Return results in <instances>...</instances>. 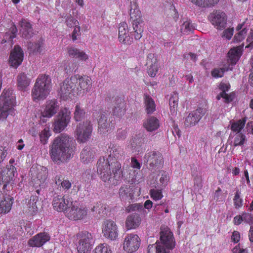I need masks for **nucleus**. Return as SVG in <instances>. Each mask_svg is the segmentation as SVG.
<instances>
[{
    "mask_svg": "<svg viewBox=\"0 0 253 253\" xmlns=\"http://www.w3.org/2000/svg\"><path fill=\"white\" fill-rule=\"evenodd\" d=\"M109 153L106 160L100 158L97 162V172L103 181L110 185H116L122 181L123 172L120 161L123 158V151L119 146L111 145L108 149Z\"/></svg>",
    "mask_w": 253,
    "mask_h": 253,
    "instance_id": "f257e3e1",
    "label": "nucleus"
},
{
    "mask_svg": "<svg viewBox=\"0 0 253 253\" xmlns=\"http://www.w3.org/2000/svg\"><path fill=\"white\" fill-rule=\"evenodd\" d=\"M43 44V40L41 39L38 42H29L28 49L32 52L36 53L41 51V47Z\"/></svg>",
    "mask_w": 253,
    "mask_h": 253,
    "instance_id": "58836bf2",
    "label": "nucleus"
},
{
    "mask_svg": "<svg viewBox=\"0 0 253 253\" xmlns=\"http://www.w3.org/2000/svg\"><path fill=\"white\" fill-rule=\"evenodd\" d=\"M51 88V80L49 76L40 75L32 90V97L34 101L43 100L49 94Z\"/></svg>",
    "mask_w": 253,
    "mask_h": 253,
    "instance_id": "39448f33",
    "label": "nucleus"
},
{
    "mask_svg": "<svg viewBox=\"0 0 253 253\" xmlns=\"http://www.w3.org/2000/svg\"><path fill=\"white\" fill-rule=\"evenodd\" d=\"M93 253H112V250L107 244L103 243L96 246Z\"/></svg>",
    "mask_w": 253,
    "mask_h": 253,
    "instance_id": "e433bc0d",
    "label": "nucleus"
},
{
    "mask_svg": "<svg viewBox=\"0 0 253 253\" xmlns=\"http://www.w3.org/2000/svg\"><path fill=\"white\" fill-rule=\"evenodd\" d=\"M162 156L159 152L152 151L146 153L144 157V161L150 167H153L160 164Z\"/></svg>",
    "mask_w": 253,
    "mask_h": 253,
    "instance_id": "412c9836",
    "label": "nucleus"
},
{
    "mask_svg": "<svg viewBox=\"0 0 253 253\" xmlns=\"http://www.w3.org/2000/svg\"><path fill=\"white\" fill-rule=\"evenodd\" d=\"M59 108V105L56 100H47L45 108L41 112V122L43 123H46L47 119L51 118L57 112Z\"/></svg>",
    "mask_w": 253,
    "mask_h": 253,
    "instance_id": "f8f14e48",
    "label": "nucleus"
},
{
    "mask_svg": "<svg viewBox=\"0 0 253 253\" xmlns=\"http://www.w3.org/2000/svg\"><path fill=\"white\" fill-rule=\"evenodd\" d=\"M66 23L67 26L70 28L76 27L79 25L78 21L71 16L67 18Z\"/></svg>",
    "mask_w": 253,
    "mask_h": 253,
    "instance_id": "864d4df0",
    "label": "nucleus"
},
{
    "mask_svg": "<svg viewBox=\"0 0 253 253\" xmlns=\"http://www.w3.org/2000/svg\"><path fill=\"white\" fill-rule=\"evenodd\" d=\"M160 242H156V245H150L148 247V253H153L156 250V253H170V250L175 246L173 234L168 228L162 229L160 233Z\"/></svg>",
    "mask_w": 253,
    "mask_h": 253,
    "instance_id": "20e7f679",
    "label": "nucleus"
},
{
    "mask_svg": "<svg viewBox=\"0 0 253 253\" xmlns=\"http://www.w3.org/2000/svg\"><path fill=\"white\" fill-rule=\"evenodd\" d=\"M1 173L3 183H4V188L6 186V183L13 180L14 177L17 175L16 169L12 165H7L6 169L3 170Z\"/></svg>",
    "mask_w": 253,
    "mask_h": 253,
    "instance_id": "4be33fe9",
    "label": "nucleus"
},
{
    "mask_svg": "<svg viewBox=\"0 0 253 253\" xmlns=\"http://www.w3.org/2000/svg\"><path fill=\"white\" fill-rule=\"evenodd\" d=\"M17 29L15 25H12L9 29V31L6 32L4 36V39L2 40L1 43L6 42H10L12 43V40L16 37Z\"/></svg>",
    "mask_w": 253,
    "mask_h": 253,
    "instance_id": "473e14b6",
    "label": "nucleus"
},
{
    "mask_svg": "<svg viewBox=\"0 0 253 253\" xmlns=\"http://www.w3.org/2000/svg\"><path fill=\"white\" fill-rule=\"evenodd\" d=\"M169 179V175L168 172L163 171L161 172L160 182L163 187H165L168 183Z\"/></svg>",
    "mask_w": 253,
    "mask_h": 253,
    "instance_id": "09e8293b",
    "label": "nucleus"
},
{
    "mask_svg": "<svg viewBox=\"0 0 253 253\" xmlns=\"http://www.w3.org/2000/svg\"><path fill=\"white\" fill-rule=\"evenodd\" d=\"M98 132L100 134H106L112 129V126L111 125L110 120H108L106 114L100 113L98 120Z\"/></svg>",
    "mask_w": 253,
    "mask_h": 253,
    "instance_id": "aec40b11",
    "label": "nucleus"
},
{
    "mask_svg": "<svg viewBox=\"0 0 253 253\" xmlns=\"http://www.w3.org/2000/svg\"><path fill=\"white\" fill-rule=\"evenodd\" d=\"M17 86L19 90H26L31 81L24 73H21L17 77Z\"/></svg>",
    "mask_w": 253,
    "mask_h": 253,
    "instance_id": "c756f323",
    "label": "nucleus"
},
{
    "mask_svg": "<svg viewBox=\"0 0 253 253\" xmlns=\"http://www.w3.org/2000/svg\"><path fill=\"white\" fill-rule=\"evenodd\" d=\"M71 186L72 183L69 180L65 179L62 182L60 187H62L65 191H68L71 188Z\"/></svg>",
    "mask_w": 253,
    "mask_h": 253,
    "instance_id": "0e129e2a",
    "label": "nucleus"
},
{
    "mask_svg": "<svg viewBox=\"0 0 253 253\" xmlns=\"http://www.w3.org/2000/svg\"><path fill=\"white\" fill-rule=\"evenodd\" d=\"M233 253H247L248 251L246 249L241 248L239 245L236 246L233 248Z\"/></svg>",
    "mask_w": 253,
    "mask_h": 253,
    "instance_id": "774afa93",
    "label": "nucleus"
},
{
    "mask_svg": "<svg viewBox=\"0 0 253 253\" xmlns=\"http://www.w3.org/2000/svg\"><path fill=\"white\" fill-rule=\"evenodd\" d=\"M234 33L233 28H228L225 30L222 34V37L225 38L227 40H230L233 36Z\"/></svg>",
    "mask_w": 253,
    "mask_h": 253,
    "instance_id": "4d7b16f0",
    "label": "nucleus"
},
{
    "mask_svg": "<svg viewBox=\"0 0 253 253\" xmlns=\"http://www.w3.org/2000/svg\"><path fill=\"white\" fill-rule=\"evenodd\" d=\"M247 31L248 30L246 28H244L242 30L239 31L234 38V42H238L243 40L246 36Z\"/></svg>",
    "mask_w": 253,
    "mask_h": 253,
    "instance_id": "de8ad7c7",
    "label": "nucleus"
},
{
    "mask_svg": "<svg viewBox=\"0 0 253 253\" xmlns=\"http://www.w3.org/2000/svg\"><path fill=\"white\" fill-rule=\"evenodd\" d=\"M20 25L22 37L27 39L31 38L34 34L31 24L27 20L23 19L20 22Z\"/></svg>",
    "mask_w": 253,
    "mask_h": 253,
    "instance_id": "b1692460",
    "label": "nucleus"
},
{
    "mask_svg": "<svg viewBox=\"0 0 253 253\" xmlns=\"http://www.w3.org/2000/svg\"><path fill=\"white\" fill-rule=\"evenodd\" d=\"M118 228L116 223L111 220H105L102 225V233L106 238L116 240L118 236Z\"/></svg>",
    "mask_w": 253,
    "mask_h": 253,
    "instance_id": "9d476101",
    "label": "nucleus"
},
{
    "mask_svg": "<svg viewBox=\"0 0 253 253\" xmlns=\"http://www.w3.org/2000/svg\"><path fill=\"white\" fill-rule=\"evenodd\" d=\"M77 249L79 253H87L91 249L92 236L91 233L84 231L77 235Z\"/></svg>",
    "mask_w": 253,
    "mask_h": 253,
    "instance_id": "1a4fd4ad",
    "label": "nucleus"
},
{
    "mask_svg": "<svg viewBox=\"0 0 253 253\" xmlns=\"http://www.w3.org/2000/svg\"><path fill=\"white\" fill-rule=\"evenodd\" d=\"M81 35V28L79 26L75 27L74 30L72 34V39L73 41H76L77 37Z\"/></svg>",
    "mask_w": 253,
    "mask_h": 253,
    "instance_id": "e2e57ef3",
    "label": "nucleus"
},
{
    "mask_svg": "<svg viewBox=\"0 0 253 253\" xmlns=\"http://www.w3.org/2000/svg\"><path fill=\"white\" fill-rule=\"evenodd\" d=\"M209 19L217 30H222L225 28L227 24L226 14L220 10H215L209 15Z\"/></svg>",
    "mask_w": 253,
    "mask_h": 253,
    "instance_id": "9b49d317",
    "label": "nucleus"
},
{
    "mask_svg": "<svg viewBox=\"0 0 253 253\" xmlns=\"http://www.w3.org/2000/svg\"><path fill=\"white\" fill-rule=\"evenodd\" d=\"M230 87V85L229 83L222 82L220 83L219 86V89L222 91V92L225 93L229 90Z\"/></svg>",
    "mask_w": 253,
    "mask_h": 253,
    "instance_id": "69168bd1",
    "label": "nucleus"
},
{
    "mask_svg": "<svg viewBox=\"0 0 253 253\" xmlns=\"http://www.w3.org/2000/svg\"><path fill=\"white\" fill-rule=\"evenodd\" d=\"M74 141L68 135L61 134L56 137L49 147L51 159L55 162H64L73 156Z\"/></svg>",
    "mask_w": 253,
    "mask_h": 253,
    "instance_id": "f03ea898",
    "label": "nucleus"
},
{
    "mask_svg": "<svg viewBox=\"0 0 253 253\" xmlns=\"http://www.w3.org/2000/svg\"><path fill=\"white\" fill-rule=\"evenodd\" d=\"M134 31V38L136 40H139L142 37V33L143 31L141 25L132 26Z\"/></svg>",
    "mask_w": 253,
    "mask_h": 253,
    "instance_id": "8fccbe9b",
    "label": "nucleus"
},
{
    "mask_svg": "<svg viewBox=\"0 0 253 253\" xmlns=\"http://www.w3.org/2000/svg\"><path fill=\"white\" fill-rule=\"evenodd\" d=\"M140 244V239L137 235L127 234L124 239L123 249L126 252L132 253L138 249Z\"/></svg>",
    "mask_w": 253,
    "mask_h": 253,
    "instance_id": "4468645a",
    "label": "nucleus"
},
{
    "mask_svg": "<svg viewBox=\"0 0 253 253\" xmlns=\"http://www.w3.org/2000/svg\"><path fill=\"white\" fill-rule=\"evenodd\" d=\"M73 199L69 196H57L54 197L53 200V207L55 210L57 211H67L72 203Z\"/></svg>",
    "mask_w": 253,
    "mask_h": 253,
    "instance_id": "dca6fc26",
    "label": "nucleus"
},
{
    "mask_svg": "<svg viewBox=\"0 0 253 253\" xmlns=\"http://www.w3.org/2000/svg\"><path fill=\"white\" fill-rule=\"evenodd\" d=\"M178 93L176 92H173L169 98V106H178Z\"/></svg>",
    "mask_w": 253,
    "mask_h": 253,
    "instance_id": "6e6d98bb",
    "label": "nucleus"
},
{
    "mask_svg": "<svg viewBox=\"0 0 253 253\" xmlns=\"http://www.w3.org/2000/svg\"><path fill=\"white\" fill-rule=\"evenodd\" d=\"M71 119V112L67 109L64 108L61 111L58 118L55 121L54 125V131L59 133L63 130L68 124Z\"/></svg>",
    "mask_w": 253,
    "mask_h": 253,
    "instance_id": "ddd939ff",
    "label": "nucleus"
},
{
    "mask_svg": "<svg viewBox=\"0 0 253 253\" xmlns=\"http://www.w3.org/2000/svg\"><path fill=\"white\" fill-rule=\"evenodd\" d=\"M141 218L137 214H132L128 216L126 220V227L127 230L135 229L139 226Z\"/></svg>",
    "mask_w": 253,
    "mask_h": 253,
    "instance_id": "a878e982",
    "label": "nucleus"
},
{
    "mask_svg": "<svg viewBox=\"0 0 253 253\" xmlns=\"http://www.w3.org/2000/svg\"><path fill=\"white\" fill-rule=\"evenodd\" d=\"M149 68L148 70V74L151 77H154L158 71V64H149Z\"/></svg>",
    "mask_w": 253,
    "mask_h": 253,
    "instance_id": "5fc2aeb1",
    "label": "nucleus"
},
{
    "mask_svg": "<svg viewBox=\"0 0 253 253\" xmlns=\"http://www.w3.org/2000/svg\"><path fill=\"white\" fill-rule=\"evenodd\" d=\"M51 135V133L48 127H45L40 133V141L42 143L45 144Z\"/></svg>",
    "mask_w": 253,
    "mask_h": 253,
    "instance_id": "37998d69",
    "label": "nucleus"
},
{
    "mask_svg": "<svg viewBox=\"0 0 253 253\" xmlns=\"http://www.w3.org/2000/svg\"><path fill=\"white\" fill-rule=\"evenodd\" d=\"M91 84L92 81L89 77L75 75L66 78L61 84L59 95L63 100H67L71 98L76 87L78 92L86 93L91 88Z\"/></svg>",
    "mask_w": 253,
    "mask_h": 253,
    "instance_id": "7ed1b4c3",
    "label": "nucleus"
},
{
    "mask_svg": "<svg viewBox=\"0 0 253 253\" xmlns=\"http://www.w3.org/2000/svg\"><path fill=\"white\" fill-rule=\"evenodd\" d=\"M195 26L192 24L190 20L185 21L181 26L180 31L184 34L188 33L193 30Z\"/></svg>",
    "mask_w": 253,
    "mask_h": 253,
    "instance_id": "79ce46f5",
    "label": "nucleus"
},
{
    "mask_svg": "<svg viewBox=\"0 0 253 253\" xmlns=\"http://www.w3.org/2000/svg\"><path fill=\"white\" fill-rule=\"evenodd\" d=\"M107 209V206L103 204L101 202L96 203L95 205L90 208V211L98 214H105Z\"/></svg>",
    "mask_w": 253,
    "mask_h": 253,
    "instance_id": "c9c22d12",
    "label": "nucleus"
},
{
    "mask_svg": "<svg viewBox=\"0 0 253 253\" xmlns=\"http://www.w3.org/2000/svg\"><path fill=\"white\" fill-rule=\"evenodd\" d=\"M80 158L82 162L84 164H88L92 161L94 155L90 147L85 146L81 151Z\"/></svg>",
    "mask_w": 253,
    "mask_h": 253,
    "instance_id": "c85d7f7f",
    "label": "nucleus"
},
{
    "mask_svg": "<svg viewBox=\"0 0 253 253\" xmlns=\"http://www.w3.org/2000/svg\"><path fill=\"white\" fill-rule=\"evenodd\" d=\"M87 209L86 208L79 206V203L76 201H72L69 208L65 211L66 216L70 219L73 220H81L87 215Z\"/></svg>",
    "mask_w": 253,
    "mask_h": 253,
    "instance_id": "6e6552de",
    "label": "nucleus"
},
{
    "mask_svg": "<svg viewBox=\"0 0 253 253\" xmlns=\"http://www.w3.org/2000/svg\"><path fill=\"white\" fill-rule=\"evenodd\" d=\"M150 195L151 198L156 201L161 199L163 196L161 190L154 189L151 190Z\"/></svg>",
    "mask_w": 253,
    "mask_h": 253,
    "instance_id": "3c124183",
    "label": "nucleus"
},
{
    "mask_svg": "<svg viewBox=\"0 0 253 253\" xmlns=\"http://www.w3.org/2000/svg\"><path fill=\"white\" fill-rule=\"evenodd\" d=\"M194 4L201 7L211 6L217 3L219 0H190Z\"/></svg>",
    "mask_w": 253,
    "mask_h": 253,
    "instance_id": "f704fd0d",
    "label": "nucleus"
},
{
    "mask_svg": "<svg viewBox=\"0 0 253 253\" xmlns=\"http://www.w3.org/2000/svg\"><path fill=\"white\" fill-rule=\"evenodd\" d=\"M228 70V68H214L211 72V75L214 78H221L223 76L224 72Z\"/></svg>",
    "mask_w": 253,
    "mask_h": 253,
    "instance_id": "49530a36",
    "label": "nucleus"
},
{
    "mask_svg": "<svg viewBox=\"0 0 253 253\" xmlns=\"http://www.w3.org/2000/svg\"><path fill=\"white\" fill-rule=\"evenodd\" d=\"M246 137L242 133H236L232 142L233 146L236 147L243 145L245 141Z\"/></svg>",
    "mask_w": 253,
    "mask_h": 253,
    "instance_id": "a19ab883",
    "label": "nucleus"
},
{
    "mask_svg": "<svg viewBox=\"0 0 253 253\" xmlns=\"http://www.w3.org/2000/svg\"><path fill=\"white\" fill-rule=\"evenodd\" d=\"M13 199L10 195L0 198V214L8 213L11 210Z\"/></svg>",
    "mask_w": 253,
    "mask_h": 253,
    "instance_id": "5701e85b",
    "label": "nucleus"
},
{
    "mask_svg": "<svg viewBox=\"0 0 253 253\" xmlns=\"http://www.w3.org/2000/svg\"><path fill=\"white\" fill-rule=\"evenodd\" d=\"M80 49L74 47H69L68 48V54L69 56L73 58L76 57Z\"/></svg>",
    "mask_w": 253,
    "mask_h": 253,
    "instance_id": "052dcab7",
    "label": "nucleus"
},
{
    "mask_svg": "<svg viewBox=\"0 0 253 253\" xmlns=\"http://www.w3.org/2000/svg\"><path fill=\"white\" fill-rule=\"evenodd\" d=\"M243 221L251 225L253 224V216L250 213H245L242 214Z\"/></svg>",
    "mask_w": 253,
    "mask_h": 253,
    "instance_id": "bf43d9fd",
    "label": "nucleus"
},
{
    "mask_svg": "<svg viewBox=\"0 0 253 253\" xmlns=\"http://www.w3.org/2000/svg\"><path fill=\"white\" fill-rule=\"evenodd\" d=\"M23 60V51L19 46L16 45L10 53L9 60L10 66L16 68L21 64Z\"/></svg>",
    "mask_w": 253,
    "mask_h": 253,
    "instance_id": "f3484780",
    "label": "nucleus"
},
{
    "mask_svg": "<svg viewBox=\"0 0 253 253\" xmlns=\"http://www.w3.org/2000/svg\"><path fill=\"white\" fill-rule=\"evenodd\" d=\"M144 103L147 114H152L156 110V105L154 100L150 96L144 95Z\"/></svg>",
    "mask_w": 253,
    "mask_h": 253,
    "instance_id": "2f4dec72",
    "label": "nucleus"
},
{
    "mask_svg": "<svg viewBox=\"0 0 253 253\" xmlns=\"http://www.w3.org/2000/svg\"><path fill=\"white\" fill-rule=\"evenodd\" d=\"M206 112V109L202 107H198L196 110L192 111L185 118L184 122L185 127H190L195 126L198 123Z\"/></svg>",
    "mask_w": 253,
    "mask_h": 253,
    "instance_id": "2eb2a0df",
    "label": "nucleus"
},
{
    "mask_svg": "<svg viewBox=\"0 0 253 253\" xmlns=\"http://www.w3.org/2000/svg\"><path fill=\"white\" fill-rule=\"evenodd\" d=\"M76 58L81 60L85 61L88 59V55L83 51L80 50Z\"/></svg>",
    "mask_w": 253,
    "mask_h": 253,
    "instance_id": "338daca9",
    "label": "nucleus"
},
{
    "mask_svg": "<svg viewBox=\"0 0 253 253\" xmlns=\"http://www.w3.org/2000/svg\"><path fill=\"white\" fill-rule=\"evenodd\" d=\"M130 20L132 22V26L141 25L143 23V20L141 17V11L136 5L134 8H131L130 10Z\"/></svg>",
    "mask_w": 253,
    "mask_h": 253,
    "instance_id": "bb28decb",
    "label": "nucleus"
},
{
    "mask_svg": "<svg viewBox=\"0 0 253 253\" xmlns=\"http://www.w3.org/2000/svg\"><path fill=\"white\" fill-rule=\"evenodd\" d=\"M50 237L45 232L40 233L28 241V245L32 247H40L50 240Z\"/></svg>",
    "mask_w": 253,
    "mask_h": 253,
    "instance_id": "6ab92c4d",
    "label": "nucleus"
},
{
    "mask_svg": "<svg viewBox=\"0 0 253 253\" xmlns=\"http://www.w3.org/2000/svg\"><path fill=\"white\" fill-rule=\"evenodd\" d=\"M15 97L11 89H4L0 96V121L14 114Z\"/></svg>",
    "mask_w": 253,
    "mask_h": 253,
    "instance_id": "423d86ee",
    "label": "nucleus"
},
{
    "mask_svg": "<svg viewBox=\"0 0 253 253\" xmlns=\"http://www.w3.org/2000/svg\"><path fill=\"white\" fill-rule=\"evenodd\" d=\"M241 192L237 191L234 196V203L236 208H239L243 205V200L240 198Z\"/></svg>",
    "mask_w": 253,
    "mask_h": 253,
    "instance_id": "603ef678",
    "label": "nucleus"
},
{
    "mask_svg": "<svg viewBox=\"0 0 253 253\" xmlns=\"http://www.w3.org/2000/svg\"><path fill=\"white\" fill-rule=\"evenodd\" d=\"M242 48L240 46L234 47L228 52L229 60L232 64H235L242 54Z\"/></svg>",
    "mask_w": 253,
    "mask_h": 253,
    "instance_id": "7c9ffc66",
    "label": "nucleus"
},
{
    "mask_svg": "<svg viewBox=\"0 0 253 253\" xmlns=\"http://www.w3.org/2000/svg\"><path fill=\"white\" fill-rule=\"evenodd\" d=\"M118 39L120 42L126 45L131 44L133 42V38L129 36L128 26L126 22L120 24Z\"/></svg>",
    "mask_w": 253,
    "mask_h": 253,
    "instance_id": "a211bd4d",
    "label": "nucleus"
},
{
    "mask_svg": "<svg viewBox=\"0 0 253 253\" xmlns=\"http://www.w3.org/2000/svg\"><path fill=\"white\" fill-rule=\"evenodd\" d=\"M92 126L89 121L80 123L75 130V137L79 142L85 143L91 136Z\"/></svg>",
    "mask_w": 253,
    "mask_h": 253,
    "instance_id": "0eeeda50",
    "label": "nucleus"
},
{
    "mask_svg": "<svg viewBox=\"0 0 253 253\" xmlns=\"http://www.w3.org/2000/svg\"><path fill=\"white\" fill-rule=\"evenodd\" d=\"M217 100H220L221 98L224 99L225 102H230L232 101L234 98V95L233 93L227 94V93L221 92L216 96Z\"/></svg>",
    "mask_w": 253,
    "mask_h": 253,
    "instance_id": "a18cd8bd",
    "label": "nucleus"
},
{
    "mask_svg": "<svg viewBox=\"0 0 253 253\" xmlns=\"http://www.w3.org/2000/svg\"><path fill=\"white\" fill-rule=\"evenodd\" d=\"M8 154V149L6 147L0 146V163L3 161Z\"/></svg>",
    "mask_w": 253,
    "mask_h": 253,
    "instance_id": "13d9d810",
    "label": "nucleus"
},
{
    "mask_svg": "<svg viewBox=\"0 0 253 253\" xmlns=\"http://www.w3.org/2000/svg\"><path fill=\"white\" fill-rule=\"evenodd\" d=\"M157 63V59L155 55L152 53L148 54L147 57V64L149 65Z\"/></svg>",
    "mask_w": 253,
    "mask_h": 253,
    "instance_id": "680f3d73",
    "label": "nucleus"
},
{
    "mask_svg": "<svg viewBox=\"0 0 253 253\" xmlns=\"http://www.w3.org/2000/svg\"><path fill=\"white\" fill-rule=\"evenodd\" d=\"M143 125L148 131H153L159 127V121L155 117L151 116L145 120Z\"/></svg>",
    "mask_w": 253,
    "mask_h": 253,
    "instance_id": "cd10ccee",
    "label": "nucleus"
},
{
    "mask_svg": "<svg viewBox=\"0 0 253 253\" xmlns=\"http://www.w3.org/2000/svg\"><path fill=\"white\" fill-rule=\"evenodd\" d=\"M27 210H26V212H27L30 214H33L35 213L38 210L37 206V200L30 199L29 200L27 205Z\"/></svg>",
    "mask_w": 253,
    "mask_h": 253,
    "instance_id": "ea45409f",
    "label": "nucleus"
},
{
    "mask_svg": "<svg viewBox=\"0 0 253 253\" xmlns=\"http://www.w3.org/2000/svg\"><path fill=\"white\" fill-rule=\"evenodd\" d=\"M119 196L122 199H131L132 194L129 187L127 185H123L121 187L119 192Z\"/></svg>",
    "mask_w": 253,
    "mask_h": 253,
    "instance_id": "72a5a7b5",
    "label": "nucleus"
},
{
    "mask_svg": "<svg viewBox=\"0 0 253 253\" xmlns=\"http://www.w3.org/2000/svg\"><path fill=\"white\" fill-rule=\"evenodd\" d=\"M245 121L240 120L237 122H232L231 126V130L236 133H241L240 131L244 128Z\"/></svg>",
    "mask_w": 253,
    "mask_h": 253,
    "instance_id": "4c0bfd02",
    "label": "nucleus"
},
{
    "mask_svg": "<svg viewBox=\"0 0 253 253\" xmlns=\"http://www.w3.org/2000/svg\"><path fill=\"white\" fill-rule=\"evenodd\" d=\"M85 112L80 105H77L74 112V119L76 121H80L84 117Z\"/></svg>",
    "mask_w": 253,
    "mask_h": 253,
    "instance_id": "c03bdc74",
    "label": "nucleus"
},
{
    "mask_svg": "<svg viewBox=\"0 0 253 253\" xmlns=\"http://www.w3.org/2000/svg\"><path fill=\"white\" fill-rule=\"evenodd\" d=\"M126 112V104L123 99L116 98L115 100L113 112L114 115L118 117L123 116Z\"/></svg>",
    "mask_w": 253,
    "mask_h": 253,
    "instance_id": "393cba45",
    "label": "nucleus"
}]
</instances>
